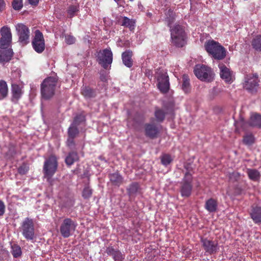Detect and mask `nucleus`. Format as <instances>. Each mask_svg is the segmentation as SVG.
<instances>
[{
    "label": "nucleus",
    "mask_w": 261,
    "mask_h": 261,
    "mask_svg": "<svg viewBox=\"0 0 261 261\" xmlns=\"http://www.w3.org/2000/svg\"><path fill=\"white\" fill-rule=\"evenodd\" d=\"M204 47L206 51L214 58L221 60L226 56V50L218 42L214 40H208L205 43Z\"/></svg>",
    "instance_id": "1"
},
{
    "label": "nucleus",
    "mask_w": 261,
    "mask_h": 261,
    "mask_svg": "<svg viewBox=\"0 0 261 261\" xmlns=\"http://www.w3.org/2000/svg\"><path fill=\"white\" fill-rule=\"evenodd\" d=\"M57 79L54 77H49L45 79L41 86L42 96L45 99L53 96L57 85Z\"/></svg>",
    "instance_id": "2"
},
{
    "label": "nucleus",
    "mask_w": 261,
    "mask_h": 261,
    "mask_svg": "<svg viewBox=\"0 0 261 261\" xmlns=\"http://www.w3.org/2000/svg\"><path fill=\"white\" fill-rule=\"evenodd\" d=\"M172 42L178 47H182L186 44V34L183 28L180 25L170 27Z\"/></svg>",
    "instance_id": "3"
},
{
    "label": "nucleus",
    "mask_w": 261,
    "mask_h": 261,
    "mask_svg": "<svg viewBox=\"0 0 261 261\" xmlns=\"http://www.w3.org/2000/svg\"><path fill=\"white\" fill-rule=\"evenodd\" d=\"M194 71L196 76L202 81L210 82L214 79L215 74L213 71L206 65H197Z\"/></svg>",
    "instance_id": "4"
},
{
    "label": "nucleus",
    "mask_w": 261,
    "mask_h": 261,
    "mask_svg": "<svg viewBox=\"0 0 261 261\" xmlns=\"http://www.w3.org/2000/svg\"><path fill=\"white\" fill-rule=\"evenodd\" d=\"M185 168L187 172L181 183L180 192L182 197H188L191 195L192 190L191 168L188 165H185Z\"/></svg>",
    "instance_id": "5"
},
{
    "label": "nucleus",
    "mask_w": 261,
    "mask_h": 261,
    "mask_svg": "<svg viewBox=\"0 0 261 261\" xmlns=\"http://www.w3.org/2000/svg\"><path fill=\"white\" fill-rule=\"evenodd\" d=\"M23 236L28 240H33L35 238V229L33 221L26 218L22 222L20 227Z\"/></svg>",
    "instance_id": "6"
},
{
    "label": "nucleus",
    "mask_w": 261,
    "mask_h": 261,
    "mask_svg": "<svg viewBox=\"0 0 261 261\" xmlns=\"http://www.w3.org/2000/svg\"><path fill=\"white\" fill-rule=\"evenodd\" d=\"M58 166L57 158L54 155H51L45 161L43 166V171L45 177L49 182L51 177L57 170Z\"/></svg>",
    "instance_id": "7"
},
{
    "label": "nucleus",
    "mask_w": 261,
    "mask_h": 261,
    "mask_svg": "<svg viewBox=\"0 0 261 261\" xmlns=\"http://www.w3.org/2000/svg\"><path fill=\"white\" fill-rule=\"evenodd\" d=\"M155 77L158 81V87L163 93L167 92L169 88V77L166 71L163 69H157Z\"/></svg>",
    "instance_id": "8"
},
{
    "label": "nucleus",
    "mask_w": 261,
    "mask_h": 261,
    "mask_svg": "<svg viewBox=\"0 0 261 261\" xmlns=\"http://www.w3.org/2000/svg\"><path fill=\"white\" fill-rule=\"evenodd\" d=\"M77 226L76 223L70 218H65L63 220L60 227L62 236L65 238H68L75 231Z\"/></svg>",
    "instance_id": "9"
},
{
    "label": "nucleus",
    "mask_w": 261,
    "mask_h": 261,
    "mask_svg": "<svg viewBox=\"0 0 261 261\" xmlns=\"http://www.w3.org/2000/svg\"><path fill=\"white\" fill-rule=\"evenodd\" d=\"M97 57L99 64L105 69L112 63L113 54L110 48L100 50L98 53Z\"/></svg>",
    "instance_id": "10"
},
{
    "label": "nucleus",
    "mask_w": 261,
    "mask_h": 261,
    "mask_svg": "<svg viewBox=\"0 0 261 261\" xmlns=\"http://www.w3.org/2000/svg\"><path fill=\"white\" fill-rule=\"evenodd\" d=\"M258 75L256 73L250 74L245 77L243 87L248 91L253 92L258 86Z\"/></svg>",
    "instance_id": "11"
},
{
    "label": "nucleus",
    "mask_w": 261,
    "mask_h": 261,
    "mask_svg": "<svg viewBox=\"0 0 261 261\" xmlns=\"http://www.w3.org/2000/svg\"><path fill=\"white\" fill-rule=\"evenodd\" d=\"M34 50L38 53H42L45 49V42L43 34L39 30L35 31V37L32 41Z\"/></svg>",
    "instance_id": "12"
},
{
    "label": "nucleus",
    "mask_w": 261,
    "mask_h": 261,
    "mask_svg": "<svg viewBox=\"0 0 261 261\" xmlns=\"http://www.w3.org/2000/svg\"><path fill=\"white\" fill-rule=\"evenodd\" d=\"M16 30L19 36V41L23 44L28 42L30 31L28 28L22 23H18L16 26Z\"/></svg>",
    "instance_id": "13"
},
{
    "label": "nucleus",
    "mask_w": 261,
    "mask_h": 261,
    "mask_svg": "<svg viewBox=\"0 0 261 261\" xmlns=\"http://www.w3.org/2000/svg\"><path fill=\"white\" fill-rule=\"evenodd\" d=\"M201 241L204 250L211 254L217 252L219 249L218 242L216 241L201 238Z\"/></svg>",
    "instance_id": "14"
},
{
    "label": "nucleus",
    "mask_w": 261,
    "mask_h": 261,
    "mask_svg": "<svg viewBox=\"0 0 261 261\" xmlns=\"http://www.w3.org/2000/svg\"><path fill=\"white\" fill-rule=\"evenodd\" d=\"M220 74L221 77L226 83H231L233 81V75L229 68L223 64H219Z\"/></svg>",
    "instance_id": "15"
},
{
    "label": "nucleus",
    "mask_w": 261,
    "mask_h": 261,
    "mask_svg": "<svg viewBox=\"0 0 261 261\" xmlns=\"http://www.w3.org/2000/svg\"><path fill=\"white\" fill-rule=\"evenodd\" d=\"M116 20L118 24L121 26L128 28L131 31H133L135 29L136 22L133 19L120 15L116 17Z\"/></svg>",
    "instance_id": "16"
},
{
    "label": "nucleus",
    "mask_w": 261,
    "mask_h": 261,
    "mask_svg": "<svg viewBox=\"0 0 261 261\" xmlns=\"http://www.w3.org/2000/svg\"><path fill=\"white\" fill-rule=\"evenodd\" d=\"M250 215L254 223H261V207L258 206L253 207Z\"/></svg>",
    "instance_id": "17"
},
{
    "label": "nucleus",
    "mask_w": 261,
    "mask_h": 261,
    "mask_svg": "<svg viewBox=\"0 0 261 261\" xmlns=\"http://www.w3.org/2000/svg\"><path fill=\"white\" fill-rule=\"evenodd\" d=\"M249 178L253 181H258L260 177V172L255 169L247 168L246 171Z\"/></svg>",
    "instance_id": "18"
},
{
    "label": "nucleus",
    "mask_w": 261,
    "mask_h": 261,
    "mask_svg": "<svg viewBox=\"0 0 261 261\" xmlns=\"http://www.w3.org/2000/svg\"><path fill=\"white\" fill-rule=\"evenodd\" d=\"M12 100L17 101L21 96V87L16 84H12Z\"/></svg>",
    "instance_id": "19"
},
{
    "label": "nucleus",
    "mask_w": 261,
    "mask_h": 261,
    "mask_svg": "<svg viewBox=\"0 0 261 261\" xmlns=\"http://www.w3.org/2000/svg\"><path fill=\"white\" fill-rule=\"evenodd\" d=\"M13 53L11 49L5 50H0V62L4 63L9 62L13 56Z\"/></svg>",
    "instance_id": "20"
},
{
    "label": "nucleus",
    "mask_w": 261,
    "mask_h": 261,
    "mask_svg": "<svg viewBox=\"0 0 261 261\" xmlns=\"http://www.w3.org/2000/svg\"><path fill=\"white\" fill-rule=\"evenodd\" d=\"M248 124L250 126L261 128V115L257 114H252L250 116Z\"/></svg>",
    "instance_id": "21"
},
{
    "label": "nucleus",
    "mask_w": 261,
    "mask_h": 261,
    "mask_svg": "<svg viewBox=\"0 0 261 261\" xmlns=\"http://www.w3.org/2000/svg\"><path fill=\"white\" fill-rule=\"evenodd\" d=\"M132 55V52L130 51H126L122 54L123 63L127 67H130L133 65Z\"/></svg>",
    "instance_id": "22"
},
{
    "label": "nucleus",
    "mask_w": 261,
    "mask_h": 261,
    "mask_svg": "<svg viewBox=\"0 0 261 261\" xmlns=\"http://www.w3.org/2000/svg\"><path fill=\"white\" fill-rule=\"evenodd\" d=\"M217 201L213 199L210 198L206 201L205 208L210 213L214 212L217 208Z\"/></svg>",
    "instance_id": "23"
},
{
    "label": "nucleus",
    "mask_w": 261,
    "mask_h": 261,
    "mask_svg": "<svg viewBox=\"0 0 261 261\" xmlns=\"http://www.w3.org/2000/svg\"><path fill=\"white\" fill-rule=\"evenodd\" d=\"M145 133L147 136L150 138H154L156 136L158 129L154 125L148 124L145 127Z\"/></svg>",
    "instance_id": "24"
},
{
    "label": "nucleus",
    "mask_w": 261,
    "mask_h": 261,
    "mask_svg": "<svg viewBox=\"0 0 261 261\" xmlns=\"http://www.w3.org/2000/svg\"><path fill=\"white\" fill-rule=\"evenodd\" d=\"M1 38L9 39L12 41V34L10 28L8 26H4L0 30Z\"/></svg>",
    "instance_id": "25"
},
{
    "label": "nucleus",
    "mask_w": 261,
    "mask_h": 261,
    "mask_svg": "<svg viewBox=\"0 0 261 261\" xmlns=\"http://www.w3.org/2000/svg\"><path fill=\"white\" fill-rule=\"evenodd\" d=\"M79 156L76 152H71L68 154L65 159V162L67 165L70 166L75 162L77 161Z\"/></svg>",
    "instance_id": "26"
},
{
    "label": "nucleus",
    "mask_w": 261,
    "mask_h": 261,
    "mask_svg": "<svg viewBox=\"0 0 261 261\" xmlns=\"http://www.w3.org/2000/svg\"><path fill=\"white\" fill-rule=\"evenodd\" d=\"M110 179L113 185L118 186H120V185L122 182L123 179L122 176L118 173H114L110 174Z\"/></svg>",
    "instance_id": "27"
},
{
    "label": "nucleus",
    "mask_w": 261,
    "mask_h": 261,
    "mask_svg": "<svg viewBox=\"0 0 261 261\" xmlns=\"http://www.w3.org/2000/svg\"><path fill=\"white\" fill-rule=\"evenodd\" d=\"M8 94V86L4 81H0V100L5 98Z\"/></svg>",
    "instance_id": "28"
},
{
    "label": "nucleus",
    "mask_w": 261,
    "mask_h": 261,
    "mask_svg": "<svg viewBox=\"0 0 261 261\" xmlns=\"http://www.w3.org/2000/svg\"><path fill=\"white\" fill-rule=\"evenodd\" d=\"M79 10V7L77 5H70L67 10V16L69 18H72L75 16Z\"/></svg>",
    "instance_id": "29"
},
{
    "label": "nucleus",
    "mask_w": 261,
    "mask_h": 261,
    "mask_svg": "<svg viewBox=\"0 0 261 261\" xmlns=\"http://www.w3.org/2000/svg\"><path fill=\"white\" fill-rule=\"evenodd\" d=\"M139 190V185L138 183H132L127 188V192L130 196H133L136 194Z\"/></svg>",
    "instance_id": "30"
},
{
    "label": "nucleus",
    "mask_w": 261,
    "mask_h": 261,
    "mask_svg": "<svg viewBox=\"0 0 261 261\" xmlns=\"http://www.w3.org/2000/svg\"><path fill=\"white\" fill-rule=\"evenodd\" d=\"M252 45L256 50L261 51V36H256L252 41Z\"/></svg>",
    "instance_id": "31"
},
{
    "label": "nucleus",
    "mask_w": 261,
    "mask_h": 261,
    "mask_svg": "<svg viewBox=\"0 0 261 261\" xmlns=\"http://www.w3.org/2000/svg\"><path fill=\"white\" fill-rule=\"evenodd\" d=\"M182 89L186 92L189 91L190 89L189 77L187 75H184L182 76Z\"/></svg>",
    "instance_id": "32"
},
{
    "label": "nucleus",
    "mask_w": 261,
    "mask_h": 261,
    "mask_svg": "<svg viewBox=\"0 0 261 261\" xmlns=\"http://www.w3.org/2000/svg\"><path fill=\"white\" fill-rule=\"evenodd\" d=\"M79 133L77 125L72 123L68 128V137L75 138Z\"/></svg>",
    "instance_id": "33"
},
{
    "label": "nucleus",
    "mask_w": 261,
    "mask_h": 261,
    "mask_svg": "<svg viewBox=\"0 0 261 261\" xmlns=\"http://www.w3.org/2000/svg\"><path fill=\"white\" fill-rule=\"evenodd\" d=\"M82 93L86 98H90L94 96V91L89 87H83Z\"/></svg>",
    "instance_id": "34"
},
{
    "label": "nucleus",
    "mask_w": 261,
    "mask_h": 261,
    "mask_svg": "<svg viewBox=\"0 0 261 261\" xmlns=\"http://www.w3.org/2000/svg\"><path fill=\"white\" fill-rule=\"evenodd\" d=\"M254 137L251 134H248L244 136L243 138V143L247 145H251L254 142Z\"/></svg>",
    "instance_id": "35"
},
{
    "label": "nucleus",
    "mask_w": 261,
    "mask_h": 261,
    "mask_svg": "<svg viewBox=\"0 0 261 261\" xmlns=\"http://www.w3.org/2000/svg\"><path fill=\"white\" fill-rule=\"evenodd\" d=\"M12 254L14 257H18L21 254V248L16 245L12 246Z\"/></svg>",
    "instance_id": "36"
},
{
    "label": "nucleus",
    "mask_w": 261,
    "mask_h": 261,
    "mask_svg": "<svg viewBox=\"0 0 261 261\" xmlns=\"http://www.w3.org/2000/svg\"><path fill=\"white\" fill-rule=\"evenodd\" d=\"M173 160L171 156L168 154H165L161 156V162L163 165L164 166H167L169 165Z\"/></svg>",
    "instance_id": "37"
},
{
    "label": "nucleus",
    "mask_w": 261,
    "mask_h": 261,
    "mask_svg": "<svg viewBox=\"0 0 261 261\" xmlns=\"http://www.w3.org/2000/svg\"><path fill=\"white\" fill-rule=\"evenodd\" d=\"M12 41L9 39L1 38L0 39V48L2 49L7 48L11 44Z\"/></svg>",
    "instance_id": "38"
},
{
    "label": "nucleus",
    "mask_w": 261,
    "mask_h": 261,
    "mask_svg": "<svg viewBox=\"0 0 261 261\" xmlns=\"http://www.w3.org/2000/svg\"><path fill=\"white\" fill-rule=\"evenodd\" d=\"M22 0H13L12 6L15 10H19L22 7Z\"/></svg>",
    "instance_id": "39"
},
{
    "label": "nucleus",
    "mask_w": 261,
    "mask_h": 261,
    "mask_svg": "<svg viewBox=\"0 0 261 261\" xmlns=\"http://www.w3.org/2000/svg\"><path fill=\"white\" fill-rule=\"evenodd\" d=\"M155 116L158 121H162L164 119L165 113L161 110H157L155 112Z\"/></svg>",
    "instance_id": "40"
},
{
    "label": "nucleus",
    "mask_w": 261,
    "mask_h": 261,
    "mask_svg": "<svg viewBox=\"0 0 261 261\" xmlns=\"http://www.w3.org/2000/svg\"><path fill=\"white\" fill-rule=\"evenodd\" d=\"M113 258L115 261H123L124 256L121 252L119 250H116L113 256Z\"/></svg>",
    "instance_id": "41"
},
{
    "label": "nucleus",
    "mask_w": 261,
    "mask_h": 261,
    "mask_svg": "<svg viewBox=\"0 0 261 261\" xmlns=\"http://www.w3.org/2000/svg\"><path fill=\"white\" fill-rule=\"evenodd\" d=\"M75 40V38L73 36L68 34L65 35V41L68 44L70 45L74 43Z\"/></svg>",
    "instance_id": "42"
},
{
    "label": "nucleus",
    "mask_w": 261,
    "mask_h": 261,
    "mask_svg": "<svg viewBox=\"0 0 261 261\" xmlns=\"http://www.w3.org/2000/svg\"><path fill=\"white\" fill-rule=\"evenodd\" d=\"M92 195V190L89 187L84 188L83 192V196L84 198H89Z\"/></svg>",
    "instance_id": "43"
},
{
    "label": "nucleus",
    "mask_w": 261,
    "mask_h": 261,
    "mask_svg": "<svg viewBox=\"0 0 261 261\" xmlns=\"http://www.w3.org/2000/svg\"><path fill=\"white\" fill-rule=\"evenodd\" d=\"M85 118L84 115H79L75 117L73 122V123L79 125L80 123L85 121Z\"/></svg>",
    "instance_id": "44"
},
{
    "label": "nucleus",
    "mask_w": 261,
    "mask_h": 261,
    "mask_svg": "<svg viewBox=\"0 0 261 261\" xmlns=\"http://www.w3.org/2000/svg\"><path fill=\"white\" fill-rule=\"evenodd\" d=\"M240 177V174L236 172H233L232 173L229 174V178L230 180L232 181H234L237 180Z\"/></svg>",
    "instance_id": "45"
},
{
    "label": "nucleus",
    "mask_w": 261,
    "mask_h": 261,
    "mask_svg": "<svg viewBox=\"0 0 261 261\" xmlns=\"http://www.w3.org/2000/svg\"><path fill=\"white\" fill-rule=\"evenodd\" d=\"M116 251V250H115L112 247H109L107 248V249L106 250V253L109 255L112 256V257L114 255V253H115Z\"/></svg>",
    "instance_id": "46"
},
{
    "label": "nucleus",
    "mask_w": 261,
    "mask_h": 261,
    "mask_svg": "<svg viewBox=\"0 0 261 261\" xmlns=\"http://www.w3.org/2000/svg\"><path fill=\"white\" fill-rule=\"evenodd\" d=\"M74 138L73 137H68V138L67 141V145L68 146L71 147L74 145Z\"/></svg>",
    "instance_id": "47"
},
{
    "label": "nucleus",
    "mask_w": 261,
    "mask_h": 261,
    "mask_svg": "<svg viewBox=\"0 0 261 261\" xmlns=\"http://www.w3.org/2000/svg\"><path fill=\"white\" fill-rule=\"evenodd\" d=\"M5 206L4 202L0 200V216L3 215L5 213Z\"/></svg>",
    "instance_id": "48"
},
{
    "label": "nucleus",
    "mask_w": 261,
    "mask_h": 261,
    "mask_svg": "<svg viewBox=\"0 0 261 261\" xmlns=\"http://www.w3.org/2000/svg\"><path fill=\"white\" fill-rule=\"evenodd\" d=\"M236 126L239 127L240 126L242 128H244L245 127V121L244 119H241L239 121L236 122Z\"/></svg>",
    "instance_id": "49"
},
{
    "label": "nucleus",
    "mask_w": 261,
    "mask_h": 261,
    "mask_svg": "<svg viewBox=\"0 0 261 261\" xmlns=\"http://www.w3.org/2000/svg\"><path fill=\"white\" fill-rule=\"evenodd\" d=\"M221 92V90L220 89L217 88H214L213 89L212 91V94L214 96L218 95Z\"/></svg>",
    "instance_id": "50"
},
{
    "label": "nucleus",
    "mask_w": 261,
    "mask_h": 261,
    "mask_svg": "<svg viewBox=\"0 0 261 261\" xmlns=\"http://www.w3.org/2000/svg\"><path fill=\"white\" fill-rule=\"evenodd\" d=\"M27 171L28 168L25 166H21L18 169V171L20 174H25Z\"/></svg>",
    "instance_id": "51"
},
{
    "label": "nucleus",
    "mask_w": 261,
    "mask_h": 261,
    "mask_svg": "<svg viewBox=\"0 0 261 261\" xmlns=\"http://www.w3.org/2000/svg\"><path fill=\"white\" fill-rule=\"evenodd\" d=\"M6 7V3L4 0H0V12L3 11Z\"/></svg>",
    "instance_id": "52"
},
{
    "label": "nucleus",
    "mask_w": 261,
    "mask_h": 261,
    "mask_svg": "<svg viewBox=\"0 0 261 261\" xmlns=\"http://www.w3.org/2000/svg\"><path fill=\"white\" fill-rule=\"evenodd\" d=\"M39 0H28L30 4L32 6H36L38 5Z\"/></svg>",
    "instance_id": "53"
},
{
    "label": "nucleus",
    "mask_w": 261,
    "mask_h": 261,
    "mask_svg": "<svg viewBox=\"0 0 261 261\" xmlns=\"http://www.w3.org/2000/svg\"><path fill=\"white\" fill-rule=\"evenodd\" d=\"M147 15L150 17L152 16V14H151V13L148 12V13H147Z\"/></svg>",
    "instance_id": "54"
},
{
    "label": "nucleus",
    "mask_w": 261,
    "mask_h": 261,
    "mask_svg": "<svg viewBox=\"0 0 261 261\" xmlns=\"http://www.w3.org/2000/svg\"><path fill=\"white\" fill-rule=\"evenodd\" d=\"M115 2H117L118 1H119L120 0H114Z\"/></svg>",
    "instance_id": "55"
},
{
    "label": "nucleus",
    "mask_w": 261,
    "mask_h": 261,
    "mask_svg": "<svg viewBox=\"0 0 261 261\" xmlns=\"http://www.w3.org/2000/svg\"><path fill=\"white\" fill-rule=\"evenodd\" d=\"M169 12V13H172V11H170V10H169V12Z\"/></svg>",
    "instance_id": "56"
}]
</instances>
